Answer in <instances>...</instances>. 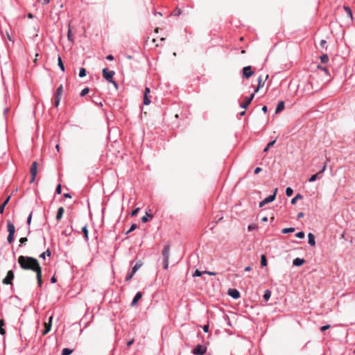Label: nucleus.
<instances>
[{
    "label": "nucleus",
    "mask_w": 355,
    "mask_h": 355,
    "mask_svg": "<svg viewBox=\"0 0 355 355\" xmlns=\"http://www.w3.org/2000/svg\"><path fill=\"white\" fill-rule=\"evenodd\" d=\"M20 267L25 270H32L36 273V278L39 287H42V268L37 259L28 256L21 255L18 258Z\"/></svg>",
    "instance_id": "nucleus-1"
},
{
    "label": "nucleus",
    "mask_w": 355,
    "mask_h": 355,
    "mask_svg": "<svg viewBox=\"0 0 355 355\" xmlns=\"http://www.w3.org/2000/svg\"><path fill=\"white\" fill-rule=\"evenodd\" d=\"M7 230L8 232V236L7 238L8 242L9 243H12L14 241L15 227L10 220H7Z\"/></svg>",
    "instance_id": "nucleus-2"
},
{
    "label": "nucleus",
    "mask_w": 355,
    "mask_h": 355,
    "mask_svg": "<svg viewBox=\"0 0 355 355\" xmlns=\"http://www.w3.org/2000/svg\"><path fill=\"white\" fill-rule=\"evenodd\" d=\"M30 173H31L30 183H33L35 181V178L37 174V162H33L32 163L31 169H30Z\"/></svg>",
    "instance_id": "nucleus-3"
},
{
    "label": "nucleus",
    "mask_w": 355,
    "mask_h": 355,
    "mask_svg": "<svg viewBox=\"0 0 355 355\" xmlns=\"http://www.w3.org/2000/svg\"><path fill=\"white\" fill-rule=\"evenodd\" d=\"M103 77L107 80L109 83L112 82L113 77L115 74L114 71H109L107 68H105L102 71Z\"/></svg>",
    "instance_id": "nucleus-4"
},
{
    "label": "nucleus",
    "mask_w": 355,
    "mask_h": 355,
    "mask_svg": "<svg viewBox=\"0 0 355 355\" xmlns=\"http://www.w3.org/2000/svg\"><path fill=\"white\" fill-rule=\"evenodd\" d=\"M277 188H276L274 191V193L272 195H270L269 196H268L267 198H266L263 200H262L261 202H259V207H263L265 205L269 203V202H272L273 200H275V197H276V194H277Z\"/></svg>",
    "instance_id": "nucleus-5"
},
{
    "label": "nucleus",
    "mask_w": 355,
    "mask_h": 355,
    "mask_svg": "<svg viewBox=\"0 0 355 355\" xmlns=\"http://www.w3.org/2000/svg\"><path fill=\"white\" fill-rule=\"evenodd\" d=\"M207 352V347L202 345H198L193 349L192 353L194 355H202Z\"/></svg>",
    "instance_id": "nucleus-6"
},
{
    "label": "nucleus",
    "mask_w": 355,
    "mask_h": 355,
    "mask_svg": "<svg viewBox=\"0 0 355 355\" xmlns=\"http://www.w3.org/2000/svg\"><path fill=\"white\" fill-rule=\"evenodd\" d=\"M254 96V94H252L250 96H245L244 98V100H243V102L241 103H240V107L241 108H243V109H247L248 105L250 104V103L252 102L253 98Z\"/></svg>",
    "instance_id": "nucleus-7"
},
{
    "label": "nucleus",
    "mask_w": 355,
    "mask_h": 355,
    "mask_svg": "<svg viewBox=\"0 0 355 355\" xmlns=\"http://www.w3.org/2000/svg\"><path fill=\"white\" fill-rule=\"evenodd\" d=\"M14 279V272L12 270H9L7 273L6 277L3 279L4 284H10Z\"/></svg>",
    "instance_id": "nucleus-8"
},
{
    "label": "nucleus",
    "mask_w": 355,
    "mask_h": 355,
    "mask_svg": "<svg viewBox=\"0 0 355 355\" xmlns=\"http://www.w3.org/2000/svg\"><path fill=\"white\" fill-rule=\"evenodd\" d=\"M243 74L245 78H249L254 74V71L252 70L250 66H247L243 69Z\"/></svg>",
    "instance_id": "nucleus-9"
},
{
    "label": "nucleus",
    "mask_w": 355,
    "mask_h": 355,
    "mask_svg": "<svg viewBox=\"0 0 355 355\" xmlns=\"http://www.w3.org/2000/svg\"><path fill=\"white\" fill-rule=\"evenodd\" d=\"M228 294L235 300L239 299L241 296L239 291L235 288L229 289Z\"/></svg>",
    "instance_id": "nucleus-10"
},
{
    "label": "nucleus",
    "mask_w": 355,
    "mask_h": 355,
    "mask_svg": "<svg viewBox=\"0 0 355 355\" xmlns=\"http://www.w3.org/2000/svg\"><path fill=\"white\" fill-rule=\"evenodd\" d=\"M162 254L163 258L169 259V257H170V245L169 244H166L164 246Z\"/></svg>",
    "instance_id": "nucleus-11"
},
{
    "label": "nucleus",
    "mask_w": 355,
    "mask_h": 355,
    "mask_svg": "<svg viewBox=\"0 0 355 355\" xmlns=\"http://www.w3.org/2000/svg\"><path fill=\"white\" fill-rule=\"evenodd\" d=\"M142 293L139 291L136 293V295H135L131 304H130V306H135L137 305V302L142 297Z\"/></svg>",
    "instance_id": "nucleus-12"
},
{
    "label": "nucleus",
    "mask_w": 355,
    "mask_h": 355,
    "mask_svg": "<svg viewBox=\"0 0 355 355\" xmlns=\"http://www.w3.org/2000/svg\"><path fill=\"white\" fill-rule=\"evenodd\" d=\"M53 320V316H50L49 318L48 322L44 323V329H46V332H49L51 328V324Z\"/></svg>",
    "instance_id": "nucleus-13"
},
{
    "label": "nucleus",
    "mask_w": 355,
    "mask_h": 355,
    "mask_svg": "<svg viewBox=\"0 0 355 355\" xmlns=\"http://www.w3.org/2000/svg\"><path fill=\"white\" fill-rule=\"evenodd\" d=\"M308 243L311 246H314L315 245V236L312 233H309L308 234Z\"/></svg>",
    "instance_id": "nucleus-14"
},
{
    "label": "nucleus",
    "mask_w": 355,
    "mask_h": 355,
    "mask_svg": "<svg viewBox=\"0 0 355 355\" xmlns=\"http://www.w3.org/2000/svg\"><path fill=\"white\" fill-rule=\"evenodd\" d=\"M82 232L83 233V236H84V239L85 240V241H88L89 240V236H88V230H87V225L85 224L83 227H82Z\"/></svg>",
    "instance_id": "nucleus-15"
},
{
    "label": "nucleus",
    "mask_w": 355,
    "mask_h": 355,
    "mask_svg": "<svg viewBox=\"0 0 355 355\" xmlns=\"http://www.w3.org/2000/svg\"><path fill=\"white\" fill-rule=\"evenodd\" d=\"M64 211V209L62 207H60L58 208V211H57V215H56V220L58 221H59L62 218Z\"/></svg>",
    "instance_id": "nucleus-16"
},
{
    "label": "nucleus",
    "mask_w": 355,
    "mask_h": 355,
    "mask_svg": "<svg viewBox=\"0 0 355 355\" xmlns=\"http://www.w3.org/2000/svg\"><path fill=\"white\" fill-rule=\"evenodd\" d=\"M305 262L304 259L300 258H295L293 261V264L295 266H300Z\"/></svg>",
    "instance_id": "nucleus-17"
},
{
    "label": "nucleus",
    "mask_w": 355,
    "mask_h": 355,
    "mask_svg": "<svg viewBox=\"0 0 355 355\" xmlns=\"http://www.w3.org/2000/svg\"><path fill=\"white\" fill-rule=\"evenodd\" d=\"M284 102L282 101H279L277 105L275 112L279 113L282 112L284 109Z\"/></svg>",
    "instance_id": "nucleus-18"
},
{
    "label": "nucleus",
    "mask_w": 355,
    "mask_h": 355,
    "mask_svg": "<svg viewBox=\"0 0 355 355\" xmlns=\"http://www.w3.org/2000/svg\"><path fill=\"white\" fill-rule=\"evenodd\" d=\"M345 11L346 12L347 16L351 19H352L353 18V15H352V11L351 10V8L349 7V6H345L343 7Z\"/></svg>",
    "instance_id": "nucleus-19"
},
{
    "label": "nucleus",
    "mask_w": 355,
    "mask_h": 355,
    "mask_svg": "<svg viewBox=\"0 0 355 355\" xmlns=\"http://www.w3.org/2000/svg\"><path fill=\"white\" fill-rule=\"evenodd\" d=\"M303 198L302 195L300 193H297L292 200H291V204L295 205L298 200H301Z\"/></svg>",
    "instance_id": "nucleus-20"
},
{
    "label": "nucleus",
    "mask_w": 355,
    "mask_h": 355,
    "mask_svg": "<svg viewBox=\"0 0 355 355\" xmlns=\"http://www.w3.org/2000/svg\"><path fill=\"white\" fill-rule=\"evenodd\" d=\"M168 263H169V259L163 258L162 264H163V268L164 270H167L168 269Z\"/></svg>",
    "instance_id": "nucleus-21"
},
{
    "label": "nucleus",
    "mask_w": 355,
    "mask_h": 355,
    "mask_svg": "<svg viewBox=\"0 0 355 355\" xmlns=\"http://www.w3.org/2000/svg\"><path fill=\"white\" fill-rule=\"evenodd\" d=\"M142 266V263L139 261V262H137L132 268V272L135 274L138 270L139 268H140V267Z\"/></svg>",
    "instance_id": "nucleus-22"
},
{
    "label": "nucleus",
    "mask_w": 355,
    "mask_h": 355,
    "mask_svg": "<svg viewBox=\"0 0 355 355\" xmlns=\"http://www.w3.org/2000/svg\"><path fill=\"white\" fill-rule=\"evenodd\" d=\"M73 349H71L69 348H64L62 350V355H70L72 354Z\"/></svg>",
    "instance_id": "nucleus-23"
},
{
    "label": "nucleus",
    "mask_w": 355,
    "mask_h": 355,
    "mask_svg": "<svg viewBox=\"0 0 355 355\" xmlns=\"http://www.w3.org/2000/svg\"><path fill=\"white\" fill-rule=\"evenodd\" d=\"M271 296V292L269 290H266L263 294V299L266 301H268Z\"/></svg>",
    "instance_id": "nucleus-24"
},
{
    "label": "nucleus",
    "mask_w": 355,
    "mask_h": 355,
    "mask_svg": "<svg viewBox=\"0 0 355 355\" xmlns=\"http://www.w3.org/2000/svg\"><path fill=\"white\" fill-rule=\"evenodd\" d=\"M150 98L146 94H144V104L148 105L150 103Z\"/></svg>",
    "instance_id": "nucleus-25"
},
{
    "label": "nucleus",
    "mask_w": 355,
    "mask_h": 355,
    "mask_svg": "<svg viewBox=\"0 0 355 355\" xmlns=\"http://www.w3.org/2000/svg\"><path fill=\"white\" fill-rule=\"evenodd\" d=\"M294 231H295V228L294 227H287V228H284L282 230V233L287 234V233L293 232Z\"/></svg>",
    "instance_id": "nucleus-26"
},
{
    "label": "nucleus",
    "mask_w": 355,
    "mask_h": 355,
    "mask_svg": "<svg viewBox=\"0 0 355 355\" xmlns=\"http://www.w3.org/2000/svg\"><path fill=\"white\" fill-rule=\"evenodd\" d=\"M320 60L322 63H327L329 61V56L327 54H324L320 56Z\"/></svg>",
    "instance_id": "nucleus-27"
},
{
    "label": "nucleus",
    "mask_w": 355,
    "mask_h": 355,
    "mask_svg": "<svg viewBox=\"0 0 355 355\" xmlns=\"http://www.w3.org/2000/svg\"><path fill=\"white\" fill-rule=\"evenodd\" d=\"M58 61L60 69L62 70V71H64V66L62 62V58L60 57H58Z\"/></svg>",
    "instance_id": "nucleus-28"
},
{
    "label": "nucleus",
    "mask_w": 355,
    "mask_h": 355,
    "mask_svg": "<svg viewBox=\"0 0 355 355\" xmlns=\"http://www.w3.org/2000/svg\"><path fill=\"white\" fill-rule=\"evenodd\" d=\"M267 265V259L265 255H262L261 257V266H266Z\"/></svg>",
    "instance_id": "nucleus-29"
},
{
    "label": "nucleus",
    "mask_w": 355,
    "mask_h": 355,
    "mask_svg": "<svg viewBox=\"0 0 355 355\" xmlns=\"http://www.w3.org/2000/svg\"><path fill=\"white\" fill-rule=\"evenodd\" d=\"M259 85L258 87L255 89L254 92H257L261 87L263 85V83H262V78L261 76L259 77L258 79Z\"/></svg>",
    "instance_id": "nucleus-30"
},
{
    "label": "nucleus",
    "mask_w": 355,
    "mask_h": 355,
    "mask_svg": "<svg viewBox=\"0 0 355 355\" xmlns=\"http://www.w3.org/2000/svg\"><path fill=\"white\" fill-rule=\"evenodd\" d=\"M46 255L47 256H50L51 255V252L50 250L48 249L46 250L45 252H44L43 253H42L40 255V257L42 258V259H45V257Z\"/></svg>",
    "instance_id": "nucleus-31"
},
{
    "label": "nucleus",
    "mask_w": 355,
    "mask_h": 355,
    "mask_svg": "<svg viewBox=\"0 0 355 355\" xmlns=\"http://www.w3.org/2000/svg\"><path fill=\"white\" fill-rule=\"evenodd\" d=\"M318 179H320L319 177H318V174H314V175H312L310 177V178L309 179V182H313L315 181Z\"/></svg>",
    "instance_id": "nucleus-32"
},
{
    "label": "nucleus",
    "mask_w": 355,
    "mask_h": 355,
    "mask_svg": "<svg viewBox=\"0 0 355 355\" xmlns=\"http://www.w3.org/2000/svg\"><path fill=\"white\" fill-rule=\"evenodd\" d=\"M62 89H63V87H62V85H60L58 88L57 89V91H56V96H61L62 95Z\"/></svg>",
    "instance_id": "nucleus-33"
},
{
    "label": "nucleus",
    "mask_w": 355,
    "mask_h": 355,
    "mask_svg": "<svg viewBox=\"0 0 355 355\" xmlns=\"http://www.w3.org/2000/svg\"><path fill=\"white\" fill-rule=\"evenodd\" d=\"M86 76V69L85 68H80L79 71V76L83 78Z\"/></svg>",
    "instance_id": "nucleus-34"
},
{
    "label": "nucleus",
    "mask_w": 355,
    "mask_h": 355,
    "mask_svg": "<svg viewBox=\"0 0 355 355\" xmlns=\"http://www.w3.org/2000/svg\"><path fill=\"white\" fill-rule=\"evenodd\" d=\"M153 216L152 215H146V216H144L142 218H141V221L143 223H146L148 221V218H150V219L153 218Z\"/></svg>",
    "instance_id": "nucleus-35"
},
{
    "label": "nucleus",
    "mask_w": 355,
    "mask_h": 355,
    "mask_svg": "<svg viewBox=\"0 0 355 355\" xmlns=\"http://www.w3.org/2000/svg\"><path fill=\"white\" fill-rule=\"evenodd\" d=\"M293 193V190L291 187H287L286 189V194L287 196H291Z\"/></svg>",
    "instance_id": "nucleus-36"
},
{
    "label": "nucleus",
    "mask_w": 355,
    "mask_h": 355,
    "mask_svg": "<svg viewBox=\"0 0 355 355\" xmlns=\"http://www.w3.org/2000/svg\"><path fill=\"white\" fill-rule=\"evenodd\" d=\"M181 14H182V10L178 8L172 12V15L174 16H179Z\"/></svg>",
    "instance_id": "nucleus-37"
},
{
    "label": "nucleus",
    "mask_w": 355,
    "mask_h": 355,
    "mask_svg": "<svg viewBox=\"0 0 355 355\" xmlns=\"http://www.w3.org/2000/svg\"><path fill=\"white\" fill-rule=\"evenodd\" d=\"M134 275L135 274L132 271L128 273L127 275L125 276V280L126 282L130 281Z\"/></svg>",
    "instance_id": "nucleus-38"
},
{
    "label": "nucleus",
    "mask_w": 355,
    "mask_h": 355,
    "mask_svg": "<svg viewBox=\"0 0 355 355\" xmlns=\"http://www.w3.org/2000/svg\"><path fill=\"white\" fill-rule=\"evenodd\" d=\"M67 37H68V40L69 41H71V42L73 41V35L71 33V30L70 28H69V31H68Z\"/></svg>",
    "instance_id": "nucleus-39"
},
{
    "label": "nucleus",
    "mask_w": 355,
    "mask_h": 355,
    "mask_svg": "<svg viewBox=\"0 0 355 355\" xmlns=\"http://www.w3.org/2000/svg\"><path fill=\"white\" fill-rule=\"evenodd\" d=\"M89 88H88V87H85V88H84V89L81 91V92H80V96H85V95L89 92Z\"/></svg>",
    "instance_id": "nucleus-40"
},
{
    "label": "nucleus",
    "mask_w": 355,
    "mask_h": 355,
    "mask_svg": "<svg viewBox=\"0 0 355 355\" xmlns=\"http://www.w3.org/2000/svg\"><path fill=\"white\" fill-rule=\"evenodd\" d=\"M204 272L200 271L199 270H196L194 273L193 274V277H200Z\"/></svg>",
    "instance_id": "nucleus-41"
},
{
    "label": "nucleus",
    "mask_w": 355,
    "mask_h": 355,
    "mask_svg": "<svg viewBox=\"0 0 355 355\" xmlns=\"http://www.w3.org/2000/svg\"><path fill=\"white\" fill-rule=\"evenodd\" d=\"M329 161H330V159L329 157H326V162H325L324 165L323 166V167L322 168V169L320 170L321 171H322V173L325 171V170L327 168V163Z\"/></svg>",
    "instance_id": "nucleus-42"
},
{
    "label": "nucleus",
    "mask_w": 355,
    "mask_h": 355,
    "mask_svg": "<svg viewBox=\"0 0 355 355\" xmlns=\"http://www.w3.org/2000/svg\"><path fill=\"white\" fill-rule=\"evenodd\" d=\"M137 227V225L136 224H132L129 229V230L126 232V234H129L130 232L134 231Z\"/></svg>",
    "instance_id": "nucleus-43"
},
{
    "label": "nucleus",
    "mask_w": 355,
    "mask_h": 355,
    "mask_svg": "<svg viewBox=\"0 0 355 355\" xmlns=\"http://www.w3.org/2000/svg\"><path fill=\"white\" fill-rule=\"evenodd\" d=\"M295 236L299 239H302L304 237V232H299L295 234Z\"/></svg>",
    "instance_id": "nucleus-44"
},
{
    "label": "nucleus",
    "mask_w": 355,
    "mask_h": 355,
    "mask_svg": "<svg viewBox=\"0 0 355 355\" xmlns=\"http://www.w3.org/2000/svg\"><path fill=\"white\" fill-rule=\"evenodd\" d=\"M55 192H56V193H58V194H60V193H61V192H62V187H61V185H60V184H58V185L56 187Z\"/></svg>",
    "instance_id": "nucleus-45"
},
{
    "label": "nucleus",
    "mask_w": 355,
    "mask_h": 355,
    "mask_svg": "<svg viewBox=\"0 0 355 355\" xmlns=\"http://www.w3.org/2000/svg\"><path fill=\"white\" fill-rule=\"evenodd\" d=\"M330 328V325L329 324H327V325H325V326H322L320 327V331L322 332H324V331H326L327 329H329Z\"/></svg>",
    "instance_id": "nucleus-46"
},
{
    "label": "nucleus",
    "mask_w": 355,
    "mask_h": 355,
    "mask_svg": "<svg viewBox=\"0 0 355 355\" xmlns=\"http://www.w3.org/2000/svg\"><path fill=\"white\" fill-rule=\"evenodd\" d=\"M257 228V225L254 224L249 225L248 229L249 231H252Z\"/></svg>",
    "instance_id": "nucleus-47"
},
{
    "label": "nucleus",
    "mask_w": 355,
    "mask_h": 355,
    "mask_svg": "<svg viewBox=\"0 0 355 355\" xmlns=\"http://www.w3.org/2000/svg\"><path fill=\"white\" fill-rule=\"evenodd\" d=\"M60 96H55V105L56 107L58 106L59 103H60Z\"/></svg>",
    "instance_id": "nucleus-48"
},
{
    "label": "nucleus",
    "mask_w": 355,
    "mask_h": 355,
    "mask_svg": "<svg viewBox=\"0 0 355 355\" xmlns=\"http://www.w3.org/2000/svg\"><path fill=\"white\" fill-rule=\"evenodd\" d=\"M139 211V208H137V209H134V210L132 211L131 216H136V215L138 214Z\"/></svg>",
    "instance_id": "nucleus-49"
},
{
    "label": "nucleus",
    "mask_w": 355,
    "mask_h": 355,
    "mask_svg": "<svg viewBox=\"0 0 355 355\" xmlns=\"http://www.w3.org/2000/svg\"><path fill=\"white\" fill-rule=\"evenodd\" d=\"M319 69H320L321 70L324 71L326 73H329V71L328 69H327V67H321L320 65H318V67Z\"/></svg>",
    "instance_id": "nucleus-50"
},
{
    "label": "nucleus",
    "mask_w": 355,
    "mask_h": 355,
    "mask_svg": "<svg viewBox=\"0 0 355 355\" xmlns=\"http://www.w3.org/2000/svg\"><path fill=\"white\" fill-rule=\"evenodd\" d=\"M31 219H32V213H31V214H29V216H28V218H27V224H28V225H31Z\"/></svg>",
    "instance_id": "nucleus-51"
},
{
    "label": "nucleus",
    "mask_w": 355,
    "mask_h": 355,
    "mask_svg": "<svg viewBox=\"0 0 355 355\" xmlns=\"http://www.w3.org/2000/svg\"><path fill=\"white\" fill-rule=\"evenodd\" d=\"M27 241V239L26 237H22L19 239L20 244H24Z\"/></svg>",
    "instance_id": "nucleus-52"
},
{
    "label": "nucleus",
    "mask_w": 355,
    "mask_h": 355,
    "mask_svg": "<svg viewBox=\"0 0 355 355\" xmlns=\"http://www.w3.org/2000/svg\"><path fill=\"white\" fill-rule=\"evenodd\" d=\"M202 272H204L205 274H208V275H211V276L216 275V272H214L205 270Z\"/></svg>",
    "instance_id": "nucleus-53"
},
{
    "label": "nucleus",
    "mask_w": 355,
    "mask_h": 355,
    "mask_svg": "<svg viewBox=\"0 0 355 355\" xmlns=\"http://www.w3.org/2000/svg\"><path fill=\"white\" fill-rule=\"evenodd\" d=\"M202 329L205 332L207 333L209 331V324L204 325Z\"/></svg>",
    "instance_id": "nucleus-54"
},
{
    "label": "nucleus",
    "mask_w": 355,
    "mask_h": 355,
    "mask_svg": "<svg viewBox=\"0 0 355 355\" xmlns=\"http://www.w3.org/2000/svg\"><path fill=\"white\" fill-rule=\"evenodd\" d=\"M5 207H6L5 204H3V203L0 205V213L1 214L3 213Z\"/></svg>",
    "instance_id": "nucleus-55"
},
{
    "label": "nucleus",
    "mask_w": 355,
    "mask_h": 355,
    "mask_svg": "<svg viewBox=\"0 0 355 355\" xmlns=\"http://www.w3.org/2000/svg\"><path fill=\"white\" fill-rule=\"evenodd\" d=\"M276 142V140H273V141H271L270 142H269L267 145L268 148H270L271 146H272Z\"/></svg>",
    "instance_id": "nucleus-56"
},
{
    "label": "nucleus",
    "mask_w": 355,
    "mask_h": 355,
    "mask_svg": "<svg viewBox=\"0 0 355 355\" xmlns=\"http://www.w3.org/2000/svg\"><path fill=\"white\" fill-rule=\"evenodd\" d=\"M5 334H6L5 329L3 328V327H0V334L3 336V335H5Z\"/></svg>",
    "instance_id": "nucleus-57"
},
{
    "label": "nucleus",
    "mask_w": 355,
    "mask_h": 355,
    "mask_svg": "<svg viewBox=\"0 0 355 355\" xmlns=\"http://www.w3.org/2000/svg\"><path fill=\"white\" fill-rule=\"evenodd\" d=\"M135 342V340L132 338V340H129L128 343H127V346L128 347H130Z\"/></svg>",
    "instance_id": "nucleus-58"
},
{
    "label": "nucleus",
    "mask_w": 355,
    "mask_h": 355,
    "mask_svg": "<svg viewBox=\"0 0 355 355\" xmlns=\"http://www.w3.org/2000/svg\"><path fill=\"white\" fill-rule=\"evenodd\" d=\"M326 44H327V42H326L324 40H322L320 41V46H321L322 47H324V46H325V45H326Z\"/></svg>",
    "instance_id": "nucleus-59"
},
{
    "label": "nucleus",
    "mask_w": 355,
    "mask_h": 355,
    "mask_svg": "<svg viewBox=\"0 0 355 355\" xmlns=\"http://www.w3.org/2000/svg\"><path fill=\"white\" fill-rule=\"evenodd\" d=\"M106 59L108 60H110V61L113 60H114V56L112 55H111V54L108 55H107Z\"/></svg>",
    "instance_id": "nucleus-60"
},
{
    "label": "nucleus",
    "mask_w": 355,
    "mask_h": 355,
    "mask_svg": "<svg viewBox=\"0 0 355 355\" xmlns=\"http://www.w3.org/2000/svg\"><path fill=\"white\" fill-rule=\"evenodd\" d=\"M262 168L260 167H257L254 170V173L258 174L260 171H261Z\"/></svg>",
    "instance_id": "nucleus-61"
},
{
    "label": "nucleus",
    "mask_w": 355,
    "mask_h": 355,
    "mask_svg": "<svg viewBox=\"0 0 355 355\" xmlns=\"http://www.w3.org/2000/svg\"><path fill=\"white\" fill-rule=\"evenodd\" d=\"M304 213H303V212H300V213H298V214H297V218H298V219H300V218H303V217H304Z\"/></svg>",
    "instance_id": "nucleus-62"
},
{
    "label": "nucleus",
    "mask_w": 355,
    "mask_h": 355,
    "mask_svg": "<svg viewBox=\"0 0 355 355\" xmlns=\"http://www.w3.org/2000/svg\"><path fill=\"white\" fill-rule=\"evenodd\" d=\"M110 83L113 84V85L114 86V87L116 89H118V84L114 79L112 80V82H110Z\"/></svg>",
    "instance_id": "nucleus-63"
},
{
    "label": "nucleus",
    "mask_w": 355,
    "mask_h": 355,
    "mask_svg": "<svg viewBox=\"0 0 355 355\" xmlns=\"http://www.w3.org/2000/svg\"><path fill=\"white\" fill-rule=\"evenodd\" d=\"M64 197L66 198H71V196L70 193H66L64 194Z\"/></svg>",
    "instance_id": "nucleus-64"
}]
</instances>
